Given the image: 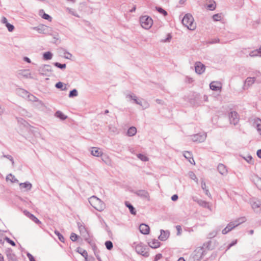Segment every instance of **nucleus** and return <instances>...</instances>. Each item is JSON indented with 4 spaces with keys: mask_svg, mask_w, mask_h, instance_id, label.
Segmentation results:
<instances>
[{
    "mask_svg": "<svg viewBox=\"0 0 261 261\" xmlns=\"http://www.w3.org/2000/svg\"><path fill=\"white\" fill-rule=\"evenodd\" d=\"M237 243V240H236L234 241H233L231 243H230L228 246H227V250L229 249L230 248H231L232 246H234V245H236Z\"/></svg>",
    "mask_w": 261,
    "mask_h": 261,
    "instance_id": "obj_60",
    "label": "nucleus"
},
{
    "mask_svg": "<svg viewBox=\"0 0 261 261\" xmlns=\"http://www.w3.org/2000/svg\"><path fill=\"white\" fill-rule=\"evenodd\" d=\"M219 42V39L218 38H214L208 41L209 44H214Z\"/></svg>",
    "mask_w": 261,
    "mask_h": 261,
    "instance_id": "obj_58",
    "label": "nucleus"
},
{
    "mask_svg": "<svg viewBox=\"0 0 261 261\" xmlns=\"http://www.w3.org/2000/svg\"><path fill=\"white\" fill-rule=\"evenodd\" d=\"M212 242L211 241H209L207 242L204 243L202 247H203L204 248V250H210V246L211 245Z\"/></svg>",
    "mask_w": 261,
    "mask_h": 261,
    "instance_id": "obj_45",
    "label": "nucleus"
},
{
    "mask_svg": "<svg viewBox=\"0 0 261 261\" xmlns=\"http://www.w3.org/2000/svg\"><path fill=\"white\" fill-rule=\"evenodd\" d=\"M139 229L142 234H147L149 232L150 228L149 227L144 223L141 224L139 226Z\"/></svg>",
    "mask_w": 261,
    "mask_h": 261,
    "instance_id": "obj_19",
    "label": "nucleus"
},
{
    "mask_svg": "<svg viewBox=\"0 0 261 261\" xmlns=\"http://www.w3.org/2000/svg\"><path fill=\"white\" fill-rule=\"evenodd\" d=\"M149 246L152 248H157L160 246V242L158 240L154 239L148 243Z\"/></svg>",
    "mask_w": 261,
    "mask_h": 261,
    "instance_id": "obj_25",
    "label": "nucleus"
},
{
    "mask_svg": "<svg viewBox=\"0 0 261 261\" xmlns=\"http://www.w3.org/2000/svg\"><path fill=\"white\" fill-rule=\"evenodd\" d=\"M91 153L95 156L99 157L103 155L102 152L97 147H91L90 149Z\"/></svg>",
    "mask_w": 261,
    "mask_h": 261,
    "instance_id": "obj_18",
    "label": "nucleus"
},
{
    "mask_svg": "<svg viewBox=\"0 0 261 261\" xmlns=\"http://www.w3.org/2000/svg\"><path fill=\"white\" fill-rule=\"evenodd\" d=\"M77 251L80 254H81L83 257H84L85 259L87 260V257H88V253H87V251L79 247L77 248Z\"/></svg>",
    "mask_w": 261,
    "mask_h": 261,
    "instance_id": "obj_34",
    "label": "nucleus"
},
{
    "mask_svg": "<svg viewBox=\"0 0 261 261\" xmlns=\"http://www.w3.org/2000/svg\"><path fill=\"white\" fill-rule=\"evenodd\" d=\"M182 23L190 30H194L196 28V23L194 22V18L192 15L187 14L182 20Z\"/></svg>",
    "mask_w": 261,
    "mask_h": 261,
    "instance_id": "obj_2",
    "label": "nucleus"
},
{
    "mask_svg": "<svg viewBox=\"0 0 261 261\" xmlns=\"http://www.w3.org/2000/svg\"><path fill=\"white\" fill-rule=\"evenodd\" d=\"M255 77H247L245 81V84L248 85V86H250L252 84L254 83V82L255 81Z\"/></svg>",
    "mask_w": 261,
    "mask_h": 261,
    "instance_id": "obj_37",
    "label": "nucleus"
},
{
    "mask_svg": "<svg viewBox=\"0 0 261 261\" xmlns=\"http://www.w3.org/2000/svg\"><path fill=\"white\" fill-rule=\"evenodd\" d=\"M101 156H102V158H101L102 161L103 162H105V163L107 164L108 163V162L110 161V158L108 155H102Z\"/></svg>",
    "mask_w": 261,
    "mask_h": 261,
    "instance_id": "obj_55",
    "label": "nucleus"
},
{
    "mask_svg": "<svg viewBox=\"0 0 261 261\" xmlns=\"http://www.w3.org/2000/svg\"><path fill=\"white\" fill-rule=\"evenodd\" d=\"M55 233L58 236L59 240L62 242H64V238L63 235L58 230L55 231Z\"/></svg>",
    "mask_w": 261,
    "mask_h": 261,
    "instance_id": "obj_40",
    "label": "nucleus"
},
{
    "mask_svg": "<svg viewBox=\"0 0 261 261\" xmlns=\"http://www.w3.org/2000/svg\"><path fill=\"white\" fill-rule=\"evenodd\" d=\"M32 29L37 31L39 33L47 34L48 33L49 30L50 28L44 25H40L38 27H33Z\"/></svg>",
    "mask_w": 261,
    "mask_h": 261,
    "instance_id": "obj_12",
    "label": "nucleus"
},
{
    "mask_svg": "<svg viewBox=\"0 0 261 261\" xmlns=\"http://www.w3.org/2000/svg\"><path fill=\"white\" fill-rule=\"evenodd\" d=\"M28 98H29V100L32 101H34V102H36L38 100V98H37L33 95L31 94L30 93H29V94H28Z\"/></svg>",
    "mask_w": 261,
    "mask_h": 261,
    "instance_id": "obj_46",
    "label": "nucleus"
},
{
    "mask_svg": "<svg viewBox=\"0 0 261 261\" xmlns=\"http://www.w3.org/2000/svg\"><path fill=\"white\" fill-rule=\"evenodd\" d=\"M77 224L82 237L87 243L90 244L91 240L90 237V234L84 223L81 222H77Z\"/></svg>",
    "mask_w": 261,
    "mask_h": 261,
    "instance_id": "obj_3",
    "label": "nucleus"
},
{
    "mask_svg": "<svg viewBox=\"0 0 261 261\" xmlns=\"http://www.w3.org/2000/svg\"><path fill=\"white\" fill-rule=\"evenodd\" d=\"M205 69V66L202 63L200 62H197L195 64V72L199 74H201L203 73Z\"/></svg>",
    "mask_w": 261,
    "mask_h": 261,
    "instance_id": "obj_13",
    "label": "nucleus"
},
{
    "mask_svg": "<svg viewBox=\"0 0 261 261\" xmlns=\"http://www.w3.org/2000/svg\"><path fill=\"white\" fill-rule=\"evenodd\" d=\"M178 196L177 194H174L172 196L171 199L172 201H176L178 199Z\"/></svg>",
    "mask_w": 261,
    "mask_h": 261,
    "instance_id": "obj_63",
    "label": "nucleus"
},
{
    "mask_svg": "<svg viewBox=\"0 0 261 261\" xmlns=\"http://www.w3.org/2000/svg\"><path fill=\"white\" fill-rule=\"evenodd\" d=\"M230 123L234 125H237L240 120L239 115L236 111H231L229 114Z\"/></svg>",
    "mask_w": 261,
    "mask_h": 261,
    "instance_id": "obj_9",
    "label": "nucleus"
},
{
    "mask_svg": "<svg viewBox=\"0 0 261 261\" xmlns=\"http://www.w3.org/2000/svg\"><path fill=\"white\" fill-rule=\"evenodd\" d=\"M194 201H196L201 206L205 208H209V204L205 201L202 200L201 199L194 200Z\"/></svg>",
    "mask_w": 261,
    "mask_h": 261,
    "instance_id": "obj_29",
    "label": "nucleus"
},
{
    "mask_svg": "<svg viewBox=\"0 0 261 261\" xmlns=\"http://www.w3.org/2000/svg\"><path fill=\"white\" fill-rule=\"evenodd\" d=\"M245 217H241L238 219L237 220L230 222L226 226L227 229L228 228L229 231L231 230L233 228H235L239 225L246 221Z\"/></svg>",
    "mask_w": 261,
    "mask_h": 261,
    "instance_id": "obj_8",
    "label": "nucleus"
},
{
    "mask_svg": "<svg viewBox=\"0 0 261 261\" xmlns=\"http://www.w3.org/2000/svg\"><path fill=\"white\" fill-rule=\"evenodd\" d=\"M43 13L42 16V17L44 19H46V20H47L49 21H51V17L47 14H46L44 12V11L43 10H40L39 11V14L40 15H41V14Z\"/></svg>",
    "mask_w": 261,
    "mask_h": 261,
    "instance_id": "obj_36",
    "label": "nucleus"
},
{
    "mask_svg": "<svg viewBox=\"0 0 261 261\" xmlns=\"http://www.w3.org/2000/svg\"><path fill=\"white\" fill-rule=\"evenodd\" d=\"M126 97H129L130 99L133 100L135 103L141 106H142V102L138 99L137 97L135 94L131 93L127 94L126 95Z\"/></svg>",
    "mask_w": 261,
    "mask_h": 261,
    "instance_id": "obj_23",
    "label": "nucleus"
},
{
    "mask_svg": "<svg viewBox=\"0 0 261 261\" xmlns=\"http://www.w3.org/2000/svg\"><path fill=\"white\" fill-rule=\"evenodd\" d=\"M6 26L7 27V28L9 32L13 31L14 29V26L12 24L9 23V22H7Z\"/></svg>",
    "mask_w": 261,
    "mask_h": 261,
    "instance_id": "obj_53",
    "label": "nucleus"
},
{
    "mask_svg": "<svg viewBox=\"0 0 261 261\" xmlns=\"http://www.w3.org/2000/svg\"><path fill=\"white\" fill-rule=\"evenodd\" d=\"M201 188L204 191L205 195H206L209 197H211V195L208 191V189L206 188V184L203 179L201 180Z\"/></svg>",
    "mask_w": 261,
    "mask_h": 261,
    "instance_id": "obj_27",
    "label": "nucleus"
},
{
    "mask_svg": "<svg viewBox=\"0 0 261 261\" xmlns=\"http://www.w3.org/2000/svg\"><path fill=\"white\" fill-rule=\"evenodd\" d=\"M78 94L77 91L76 89H73L71 90L69 94V97H73L74 96H76Z\"/></svg>",
    "mask_w": 261,
    "mask_h": 261,
    "instance_id": "obj_47",
    "label": "nucleus"
},
{
    "mask_svg": "<svg viewBox=\"0 0 261 261\" xmlns=\"http://www.w3.org/2000/svg\"><path fill=\"white\" fill-rule=\"evenodd\" d=\"M105 245L107 249L109 250H111L113 247V243L111 241H106L105 242Z\"/></svg>",
    "mask_w": 261,
    "mask_h": 261,
    "instance_id": "obj_39",
    "label": "nucleus"
},
{
    "mask_svg": "<svg viewBox=\"0 0 261 261\" xmlns=\"http://www.w3.org/2000/svg\"><path fill=\"white\" fill-rule=\"evenodd\" d=\"M3 157L6 158L9 160L11 162L13 166L14 165V162L13 157L10 155H3Z\"/></svg>",
    "mask_w": 261,
    "mask_h": 261,
    "instance_id": "obj_51",
    "label": "nucleus"
},
{
    "mask_svg": "<svg viewBox=\"0 0 261 261\" xmlns=\"http://www.w3.org/2000/svg\"><path fill=\"white\" fill-rule=\"evenodd\" d=\"M206 254V250H204L203 247H197L194 251L193 258L196 261L200 260Z\"/></svg>",
    "mask_w": 261,
    "mask_h": 261,
    "instance_id": "obj_5",
    "label": "nucleus"
},
{
    "mask_svg": "<svg viewBox=\"0 0 261 261\" xmlns=\"http://www.w3.org/2000/svg\"><path fill=\"white\" fill-rule=\"evenodd\" d=\"M35 106L39 109L40 110H44L46 107L44 105V103L41 100H38V101H36V103L35 105Z\"/></svg>",
    "mask_w": 261,
    "mask_h": 261,
    "instance_id": "obj_33",
    "label": "nucleus"
},
{
    "mask_svg": "<svg viewBox=\"0 0 261 261\" xmlns=\"http://www.w3.org/2000/svg\"><path fill=\"white\" fill-rule=\"evenodd\" d=\"M78 236L74 233H72L70 236V239L73 241L75 242L77 240Z\"/></svg>",
    "mask_w": 261,
    "mask_h": 261,
    "instance_id": "obj_54",
    "label": "nucleus"
},
{
    "mask_svg": "<svg viewBox=\"0 0 261 261\" xmlns=\"http://www.w3.org/2000/svg\"><path fill=\"white\" fill-rule=\"evenodd\" d=\"M23 214L28 218H29L31 220L34 221L37 224H41V221L37 218L34 215L30 213L27 210L23 211Z\"/></svg>",
    "mask_w": 261,
    "mask_h": 261,
    "instance_id": "obj_17",
    "label": "nucleus"
},
{
    "mask_svg": "<svg viewBox=\"0 0 261 261\" xmlns=\"http://www.w3.org/2000/svg\"><path fill=\"white\" fill-rule=\"evenodd\" d=\"M9 176L11 177V179L10 180L12 182H16L18 181V180L15 178V177L12 174H10Z\"/></svg>",
    "mask_w": 261,
    "mask_h": 261,
    "instance_id": "obj_59",
    "label": "nucleus"
},
{
    "mask_svg": "<svg viewBox=\"0 0 261 261\" xmlns=\"http://www.w3.org/2000/svg\"><path fill=\"white\" fill-rule=\"evenodd\" d=\"M135 250L136 252L145 257H148L149 253L147 251L148 248L142 243H140L135 246Z\"/></svg>",
    "mask_w": 261,
    "mask_h": 261,
    "instance_id": "obj_4",
    "label": "nucleus"
},
{
    "mask_svg": "<svg viewBox=\"0 0 261 261\" xmlns=\"http://www.w3.org/2000/svg\"><path fill=\"white\" fill-rule=\"evenodd\" d=\"M217 234V231L216 230H213L208 234V237L210 239L214 238Z\"/></svg>",
    "mask_w": 261,
    "mask_h": 261,
    "instance_id": "obj_52",
    "label": "nucleus"
},
{
    "mask_svg": "<svg viewBox=\"0 0 261 261\" xmlns=\"http://www.w3.org/2000/svg\"><path fill=\"white\" fill-rule=\"evenodd\" d=\"M55 87L58 89H61L62 90H65L66 88H63V84L61 82H59L57 83H56Z\"/></svg>",
    "mask_w": 261,
    "mask_h": 261,
    "instance_id": "obj_49",
    "label": "nucleus"
},
{
    "mask_svg": "<svg viewBox=\"0 0 261 261\" xmlns=\"http://www.w3.org/2000/svg\"><path fill=\"white\" fill-rule=\"evenodd\" d=\"M5 240L8 243H9L12 246H15L16 245L15 242L11 240L10 238L6 237Z\"/></svg>",
    "mask_w": 261,
    "mask_h": 261,
    "instance_id": "obj_56",
    "label": "nucleus"
},
{
    "mask_svg": "<svg viewBox=\"0 0 261 261\" xmlns=\"http://www.w3.org/2000/svg\"><path fill=\"white\" fill-rule=\"evenodd\" d=\"M55 115L56 117L59 118L62 120H65L67 117L62 112L60 111H57Z\"/></svg>",
    "mask_w": 261,
    "mask_h": 261,
    "instance_id": "obj_32",
    "label": "nucleus"
},
{
    "mask_svg": "<svg viewBox=\"0 0 261 261\" xmlns=\"http://www.w3.org/2000/svg\"><path fill=\"white\" fill-rule=\"evenodd\" d=\"M249 56L251 57H256L257 56H260V53L259 52V49H256V50L251 51L249 53Z\"/></svg>",
    "mask_w": 261,
    "mask_h": 261,
    "instance_id": "obj_41",
    "label": "nucleus"
},
{
    "mask_svg": "<svg viewBox=\"0 0 261 261\" xmlns=\"http://www.w3.org/2000/svg\"><path fill=\"white\" fill-rule=\"evenodd\" d=\"M189 177L193 180H195L197 183H198V178L196 177L194 173L192 171H190L189 173Z\"/></svg>",
    "mask_w": 261,
    "mask_h": 261,
    "instance_id": "obj_44",
    "label": "nucleus"
},
{
    "mask_svg": "<svg viewBox=\"0 0 261 261\" xmlns=\"http://www.w3.org/2000/svg\"><path fill=\"white\" fill-rule=\"evenodd\" d=\"M89 202L93 208L99 212L102 211L106 207L105 203L95 196L90 197Z\"/></svg>",
    "mask_w": 261,
    "mask_h": 261,
    "instance_id": "obj_1",
    "label": "nucleus"
},
{
    "mask_svg": "<svg viewBox=\"0 0 261 261\" xmlns=\"http://www.w3.org/2000/svg\"><path fill=\"white\" fill-rule=\"evenodd\" d=\"M19 76L24 77L27 79H35V77L33 76L29 70H21L18 72Z\"/></svg>",
    "mask_w": 261,
    "mask_h": 261,
    "instance_id": "obj_14",
    "label": "nucleus"
},
{
    "mask_svg": "<svg viewBox=\"0 0 261 261\" xmlns=\"http://www.w3.org/2000/svg\"><path fill=\"white\" fill-rule=\"evenodd\" d=\"M53 57V54L50 51H47L43 54V58L45 60H49L51 59Z\"/></svg>",
    "mask_w": 261,
    "mask_h": 261,
    "instance_id": "obj_35",
    "label": "nucleus"
},
{
    "mask_svg": "<svg viewBox=\"0 0 261 261\" xmlns=\"http://www.w3.org/2000/svg\"><path fill=\"white\" fill-rule=\"evenodd\" d=\"M217 169L218 172L223 175L227 174L228 171L226 167L223 164H219L218 165Z\"/></svg>",
    "mask_w": 261,
    "mask_h": 261,
    "instance_id": "obj_20",
    "label": "nucleus"
},
{
    "mask_svg": "<svg viewBox=\"0 0 261 261\" xmlns=\"http://www.w3.org/2000/svg\"><path fill=\"white\" fill-rule=\"evenodd\" d=\"M261 205V203L260 201H254L251 204V206L252 208L254 210V211H256V212H258L259 211V208L260 207Z\"/></svg>",
    "mask_w": 261,
    "mask_h": 261,
    "instance_id": "obj_30",
    "label": "nucleus"
},
{
    "mask_svg": "<svg viewBox=\"0 0 261 261\" xmlns=\"http://www.w3.org/2000/svg\"><path fill=\"white\" fill-rule=\"evenodd\" d=\"M140 21L142 27L145 29H150L153 24V21L151 18L147 16L141 17Z\"/></svg>",
    "mask_w": 261,
    "mask_h": 261,
    "instance_id": "obj_6",
    "label": "nucleus"
},
{
    "mask_svg": "<svg viewBox=\"0 0 261 261\" xmlns=\"http://www.w3.org/2000/svg\"><path fill=\"white\" fill-rule=\"evenodd\" d=\"M125 206L128 208L130 213L134 215L136 214V211L133 205L128 201L125 202Z\"/></svg>",
    "mask_w": 261,
    "mask_h": 261,
    "instance_id": "obj_26",
    "label": "nucleus"
},
{
    "mask_svg": "<svg viewBox=\"0 0 261 261\" xmlns=\"http://www.w3.org/2000/svg\"><path fill=\"white\" fill-rule=\"evenodd\" d=\"M156 10L161 14H163L164 16L167 15V12L163 8L161 7H156Z\"/></svg>",
    "mask_w": 261,
    "mask_h": 261,
    "instance_id": "obj_43",
    "label": "nucleus"
},
{
    "mask_svg": "<svg viewBox=\"0 0 261 261\" xmlns=\"http://www.w3.org/2000/svg\"><path fill=\"white\" fill-rule=\"evenodd\" d=\"M206 137V134H197L191 136V140L194 142L200 143L203 142Z\"/></svg>",
    "mask_w": 261,
    "mask_h": 261,
    "instance_id": "obj_10",
    "label": "nucleus"
},
{
    "mask_svg": "<svg viewBox=\"0 0 261 261\" xmlns=\"http://www.w3.org/2000/svg\"><path fill=\"white\" fill-rule=\"evenodd\" d=\"M27 255L30 261H36L34 257L31 254H30V253H28Z\"/></svg>",
    "mask_w": 261,
    "mask_h": 261,
    "instance_id": "obj_61",
    "label": "nucleus"
},
{
    "mask_svg": "<svg viewBox=\"0 0 261 261\" xmlns=\"http://www.w3.org/2000/svg\"><path fill=\"white\" fill-rule=\"evenodd\" d=\"M169 236V232L168 231H165L163 229L161 230V234L159 237V239L161 241H164L166 240Z\"/></svg>",
    "mask_w": 261,
    "mask_h": 261,
    "instance_id": "obj_21",
    "label": "nucleus"
},
{
    "mask_svg": "<svg viewBox=\"0 0 261 261\" xmlns=\"http://www.w3.org/2000/svg\"><path fill=\"white\" fill-rule=\"evenodd\" d=\"M136 195L141 197L142 199H145L147 201L150 200V195L148 191L144 190H139L134 193Z\"/></svg>",
    "mask_w": 261,
    "mask_h": 261,
    "instance_id": "obj_11",
    "label": "nucleus"
},
{
    "mask_svg": "<svg viewBox=\"0 0 261 261\" xmlns=\"http://www.w3.org/2000/svg\"><path fill=\"white\" fill-rule=\"evenodd\" d=\"M54 65L58 67V68H59L61 69H64L66 68V64H61L60 63H58V62H55L54 63Z\"/></svg>",
    "mask_w": 261,
    "mask_h": 261,
    "instance_id": "obj_42",
    "label": "nucleus"
},
{
    "mask_svg": "<svg viewBox=\"0 0 261 261\" xmlns=\"http://www.w3.org/2000/svg\"><path fill=\"white\" fill-rule=\"evenodd\" d=\"M137 156L140 160L142 161L146 162L149 160L148 158L144 154L139 153L137 154Z\"/></svg>",
    "mask_w": 261,
    "mask_h": 261,
    "instance_id": "obj_38",
    "label": "nucleus"
},
{
    "mask_svg": "<svg viewBox=\"0 0 261 261\" xmlns=\"http://www.w3.org/2000/svg\"><path fill=\"white\" fill-rule=\"evenodd\" d=\"M229 230L228 228L227 229V227H226L224 229H223L222 231V232L223 234H225L227 233L228 232H229Z\"/></svg>",
    "mask_w": 261,
    "mask_h": 261,
    "instance_id": "obj_64",
    "label": "nucleus"
},
{
    "mask_svg": "<svg viewBox=\"0 0 261 261\" xmlns=\"http://www.w3.org/2000/svg\"><path fill=\"white\" fill-rule=\"evenodd\" d=\"M137 133V129L134 126H132L128 128L127 132V136L129 137H132L135 135Z\"/></svg>",
    "mask_w": 261,
    "mask_h": 261,
    "instance_id": "obj_28",
    "label": "nucleus"
},
{
    "mask_svg": "<svg viewBox=\"0 0 261 261\" xmlns=\"http://www.w3.org/2000/svg\"><path fill=\"white\" fill-rule=\"evenodd\" d=\"M17 92L18 95L22 97H28L29 92L23 89H18L17 90Z\"/></svg>",
    "mask_w": 261,
    "mask_h": 261,
    "instance_id": "obj_31",
    "label": "nucleus"
},
{
    "mask_svg": "<svg viewBox=\"0 0 261 261\" xmlns=\"http://www.w3.org/2000/svg\"><path fill=\"white\" fill-rule=\"evenodd\" d=\"M38 71L41 75L48 76L51 72L52 69L49 65H43L39 67Z\"/></svg>",
    "mask_w": 261,
    "mask_h": 261,
    "instance_id": "obj_7",
    "label": "nucleus"
},
{
    "mask_svg": "<svg viewBox=\"0 0 261 261\" xmlns=\"http://www.w3.org/2000/svg\"><path fill=\"white\" fill-rule=\"evenodd\" d=\"M213 19L214 21H218L221 19V15L220 14H216L213 16Z\"/></svg>",
    "mask_w": 261,
    "mask_h": 261,
    "instance_id": "obj_50",
    "label": "nucleus"
},
{
    "mask_svg": "<svg viewBox=\"0 0 261 261\" xmlns=\"http://www.w3.org/2000/svg\"><path fill=\"white\" fill-rule=\"evenodd\" d=\"M20 189H25V191H28L32 189V185L29 181H26L23 183H20L19 184Z\"/></svg>",
    "mask_w": 261,
    "mask_h": 261,
    "instance_id": "obj_24",
    "label": "nucleus"
},
{
    "mask_svg": "<svg viewBox=\"0 0 261 261\" xmlns=\"http://www.w3.org/2000/svg\"><path fill=\"white\" fill-rule=\"evenodd\" d=\"M244 159L247 162L250 164H253L254 161L251 155H248L246 158H244Z\"/></svg>",
    "mask_w": 261,
    "mask_h": 261,
    "instance_id": "obj_48",
    "label": "nucleus"
},
{
    "mask_svg": "<svg viewBox=\"0 0 261 261\" xmlns=\"http://www.w3.org/2000/svg\"><path fill=\"white\" fill-rule=\"evenodd\" d=\"M207 8L210 10H214L216 8V5L214 3L208 4Z\"/></svg>",
    "mask_w": 261,
    "mask_h": 261,
    "instance_id": "obj_57",
    "label": "nucleus"
},
{
    "mask_svg": "<svg viewBox=\"0 0 261 261\" xmlns=\"http://www.w3.org/2000/svg\"><path fill=\"white\" fill-rule=\"evenodd\" d=\"M5 111V108L0 105V116H2L4 114Z\"/></svg>",
    "mask_w": 261,
    "mask_h": 261,
    "instance_id": "obj_62",
    "label": "nucleus"
},
{
    "mask_svg": "<svg viewBox=\"0 0 261 261\" xmlns=\"http://www.w3.org/2000/svg\"><path fill=\"white\" fill-rule=\"evenodd\" d=\"M183 155L191 164H195V161L193 158L192 154L190 152L187 151H185Z\"/></svg>",
    "mask_w": 261,
    "mask_h": 261,
    "instance_id": "obj_22",
    "label": "nucleus"
},
{
    "mask_svg": "<svg viewBox=\"0 0 261 261\" xmlns=\"http://www.w3.org/2000/svg\"><path fill=\"white\" fill-rule=\"evenodd\" d=\"M210 89L213 91H218L221 89L222 85L220 82L214 81L210 84Z\"/></svg>",
    "mask_w": 261,
    "mask_h": 261,
    "instance_id": "obj_16",
    "label": "nucleus"
},
{
    "mask_svg": "<svg viewBox=\"0 0 261 261\" xmlns=\"http://www.w3.org/2000/svg\"><path fill=\"white\" fill-rule=\"evenodd\" d=\"M6 255L9 261H16L17 258L16 255L13 253L12 249L8 248L6 250Z\"/></svg>",
    "mask_w": 261,
    "mask_h": 261,
    "instance_id": "obj_15",
    "label": "nucleus"
}]
</instances>
